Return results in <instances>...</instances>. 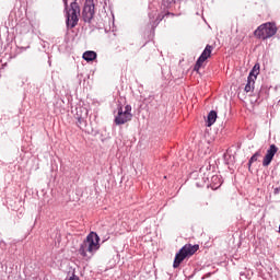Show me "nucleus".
<instances>
[{
  "label": "nucleus",
  "mask_w": 280,
  "mask_h": 280,
  "mask_svg": "<svg viewBox=\"0 0 280 280\" xmlns=\"http://www.w3.org/2000/svg\"><path fill=\"white\" fill-rule=\"evenodd\" d=\"M98 248L100 235H97L95 232H90L86 238L80 244L78 253L81 255V257H83V259H91V257L96 254Z\"/></svg>",
  "instance_id": "obj_1"
},
{
  "label": "nucleus",
  "mask_w": 280,
  "mask_h": 280,
  "mask_svg": "<svg viewBox=\"0 0 280 280\" xmlns=\"http://www.w3.org/2000/svg\"><path fill=\"white\" fill-rule=\"evenodd\" d=\"M200 249V245H191L186 244L184 245L178 253L175 255L174 261H173V268H179L180 265L187 259L188 257H191L192 255H196L198 250Z\"/></svg>",
  "instance_id": "obj_2"
},
{
  "label": "nucleus",
  "mask_w": 280,
  "mask_h": 280,
  "mask_svg": "<svg viewBox=\"0 0 280 280\" xmlns=\"http://www.w3.org/2000/svg\"><path fill=\"white\" fill-rule=\"evenodd\" d=\"M279 28H277V24L275 22H267L261 24L254 31V36L256 38H260L261 40H268V38H272L275 34H277Z\"/></svg>",
  "instance_id": "obj_3"
},
{
  "label": "nucleus",
  "mask_w": 280,
  "mask_h": 280,
  "mask_svg": "<svg viewBox=\"0 0 280 280\" xmlns=\"http://www.w3.org/2000/svg\"><path fill=\"white\" fill-rule=\"evenodd\" d=\"M80 21V4L78 2H71L70 9L66 12V25L68 30H73Z\"/></svg>",
  "instance_id": "obj_4"
},
{
  "label": "nucleus",
  "mask_w": 280,
  "mask_h": 280,
  "mask_svg": "<svg viewBox=\"0 0 280 280\" xmlns=\"http://www.w3.org/2000/svg\"><path fill=\"white\" fill-rule=\"evenodd\" d=\"M95 16V3L93 0H85L83 10H82V20L84 23H91Z\"/></svg>",
  "instance_id": "obj_5"
},
{
  "label": "nucleus",
  "mask_w": 280,
  "mask_h": 280,
  "mask_svg": "<svg viewBox=\"0 0 280 280\" xmlns=\"http://www.w3.org/2000/svg\"><path fill=\"white\" fill-rule=\"evenodd\" d=\"M213 51V46L207 45L199 58L196 61V65L194 67V71H200L202 65L211 58V52Z\"/></svg>",
  "instance_id": "obj_6"
},
{
  "label": "nucleus",
  "mask_w": 280,
  "mask_h": 280,
  "mask_svg": "<svg viewBox=\"0 0 280 280\" xmlns=\"http://www.w3.org/2000/svg\"><path fill=\"white\" fill-rule=\"evenodd\" d=\"M132 120V114L124 113V107L121 104H118L117 115L115 116L114 122L116 126H124V124H128V121Z\"/></svg>",
  "instance_id": "obj_7"
},
{
  "label": "nucleus",
  "mask_w": 280,
  "mask_h": 280,
  "mask_svg": "<svg viewBox=\"0 0 280 280\" xmlns=\"http://www.w3.org/2000/svg\"><path fill=\"white\" fill-rule=\"evenodd\" d=\"M88 115H89V112L86 109H82V107H80L77 110L74 119H77V126H78V128H80V130H84V128H86V126H88L86 116Z\"/></svg>",
  "instance_id": "obj_8"
},
{
  "label": "nucleus",
  "mask_w": 280,
  "mask_h": 280,
  "mask_svg": "<svg viewBox=\"0 0 280 280\" xmlns=\"http://www.w3.org/2000/svg\"><path fill=\"white\" fill-rule=\"evenodd\" d=\"M277 152H279V148H277L275 144H270L262 160V167H268V165L272 163V159H275V154H277Z\"/></svg>",
  "instance_id": "obj_9"
},
{
  "label": "nucleus",
  "mask_w": 280,
  "mask_h": 280,
  "mask_svg": "<svg viewBox=\"0 0 280 280\" xmlns=\"http://www.w3.org/2000/svg\"><path fill=\"white\" fill-rule=\"evenodd\" d=\"M217 119H218V112L211 110L208 114V117H207V126H208V128H211V126H213L215 124Z\"/></svg>",
  "instance_id": "obj_10"
},
{
  "label": "nucleus",
  "mask_w": 280,
  "mask_h": 280,
  "mask_svg": "<svg viewBox=\"0 0 280 280\" xmlns=\"http://www.w3.org/2000/svg\"><path fill=\"white\" fill-rule=\"evenodd\" d=\"M264 100H268V89L261 86L258 92V97H257L256 102H258V104H260V102H264Z\"/></svg>",
  "instance_id": "obj_11"
},
{
  "label": "nucleus",
  "mask_w": 280,
  "mask_h": 280,
  "mask_svg": "<svg viewBox=\"0 0 280 280\" xmlns=\"http://www.w3.org/2000/svg\"><path fill=\"white\" fill-rule=\"evenodd\" d=\"M97 58V52L93 50H88L83 54V60H86V62H93Z\"/></svg>",
  "instance_id": "obj_12"
},
{
  "label": "nucleus",
  "mask_w": 280,
  "mask_h": 280,
  "mask_svg": "<svg viewBox=\"0 0 280 280\" xmlns=\"http://www.w3.org/2000/svg\"><path fill=\"white\" fill-rule=\"evenodd\" d=\"M259 69H260V66L259 63H256L253 69L250 70L249 74H248V79L250 80H257V75H259Z\"/></svg>",
  "instance_id": "obj_13"
},
{
  "label": "nucleus",
  "mask_w": 280,
  "mask_h": 280,
  "mask_svg": "<svg viewBox=\"0 0 280 280\" xmlns=\"http://www.w3.org/2000/svg\"><path fill=\"white\" fill-rule=\"evenodd\" d=\"M255 91V79H248L245 85V93H252Z\"/></svg>",
  "instance_id": "obj_14"
},
{
  "label": "nucleus",
  "mask_w": 280,
  "mask_h": 280,
  "mask_svg": "<svg viewBox=\"0 0 280 280\" xmlns=\"http://www.w3.org/2000/svg\"><path fill=\"white\" fill-rule=\"evenodd\" d=\"M261 156V151H256L254 153V155L249 159L247 165H248V170H250V167L253 166V164L257 161V159Z\"/></svg>",
  "instance_id": "obj_15"
},
{
  "label": "nucleus",
  "mask_w": 280,
  "mask_h": 280,
  "mask_svg": "<svg viewBox=\"0 0 280 280\" xmlns=\"http://www.w3.org/2000/svg\"><path fill=\"white\" fill-rule=\"evenodd\" d=\"M163 19H165V15H160L156 18V23L155 24H151V27L154 30V27H158L159 23L161 21H163Z\"/></svg>",
  "instance_id": "obj_16"
},
{
  "label": "nucleus",
  "mask_w": 280,
  "mask_h": 280,
  "mask_svg": "<svg viewBox=\"0 0 280 280\" xmlns=\"http://www.w3.org/2000/svg\"><path fill=\"white\" fill-rule=\"evenodd\" d=\"M122 113H125L127 115H132V106L126 105L125 110H122Z\"/></svg>",
  "instance_id": "obj_17"
},
{
  "label": "nucleus",
  "mask_w": 280,
  "mask_h": 280,
  "mask_svg": "<svg viewBox=\"0 0 280 280\" xmlns=\"http://www.w3.org/2000/svg\"><path fill=\"white\" fill-rule=\"evenodd\" d=\"M68 280H80V277L75 276V273H72Z\"/></svg>",
  "instance_id": "obj_18"
},
{
  "label": "nucleus",
  "mask_w": 280,
  "mask_h": 280,
  "mask_svg": "<svg viewBox=\"0 0 280 280\" xmlns=\"http://www.w3.org/2000/svg\"><path fill=\"white\" fill-rule=\"evenodd\" d=\"M279 192H280V187H277V188L273 189V194H275L276 196L279 195Z\"/></svg>",
  "instance_id": "obj_19"
},
{
  "label": "nucleus",
  "mask_w": 280,
  "mask_h": 280,
  "mask_svg": "<svg viewBox=\"0 0 280 280\" xmlns=\"http://www.w3.org/2000/svg\"><path fill=\"white\" fill-rule=\"evenodd\" d=\"M215 180H220V177H218V175L212 176V183H215Z\"/></svg>",
  "instance_id": "obj_20"
},
{
  "label": "nucleus",
  "mask_w": 280,
  "mask_h": 280,
  "mask_svg": "<svg viewBox=\"0 0 280 280\" xmlns=\"http://www.w3.org/2000/svg\"><path fill=\"white\" fill-rule=\"evenodd\" d=\"M228 156L229 155L224 154V161H225L226 165H229Z\"/></svg>",
  "instance_id": "obj_21"
},
{
  "label": "nucleus",
  "mask_w": 280,
  "mask_h": 280,
  "mask_svg": "<svg viewBox=\"0 0 280 280\" xmlns=\"http://www.w3.org/2000/svg\"><path fill=\"white\" fill-rule=\"evenodd\" d=\"M73 3H78V0H74Z\"/></svg>",
  "instance_id": "obj_22"
},
{
  "label": "nucleus",
  "mask_w": 280,
  "mask_h": 280,
  "mask_svg": "<svg viewBox=\"0 0 280 280\" xmlns=\"http://www.w3.org/2000/svg\"><path fill=\"white\" fill-rule=\"evenodd\" d=\"M65 5H66V10H67V2L65 3Z\"/></svg>",
  "instance_id": "obj_23"
}]
</instances>
